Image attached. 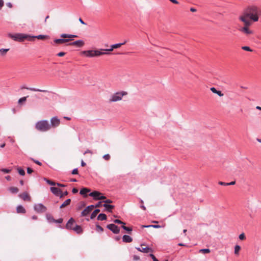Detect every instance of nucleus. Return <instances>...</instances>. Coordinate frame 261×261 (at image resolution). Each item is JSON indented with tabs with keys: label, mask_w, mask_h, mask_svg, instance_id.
I'll return each instance as SVG.
<instances>
[{
	"label": "nucleus",
	"mask_w": 261,
	"mask_h": 261,
	"mask_svg": "<svg viewBox=\"0 0 261 261\" xmlns=\"http://www.w3.org/2000/svg\"><path fill=\"white\" fill-rule=\"evenodd\" d=\"M71 40V39H64V38H60V39H55L54 41L55 43L57 44H63L65 42H68Z\"/></svg>",
	"instance_id": "obj_17"
},
{
	"label": "nucleus",
	"mask_w": 261,
	"mask_h": 261,
	"mask_svg": "<svg viewBox=\"0 0 261 261\" xmlns=\"http://www.w3.org/2000/svg\"><path fill=\"white\" fill-rule=\"evenodd\" d=\"M100 212V210L98 208L95 209L91 214L90 218L91 219H93L95 218L97 215V214Z\"/></svg>",
	"instance_id": "obj_28"
},
{
	"label": "nucleus",
	"mask_w": 261,
	"mask_h": 261,
	"mask_svg": "<svg viewBox=\"0 0 261 261\" xmlns=\"http://www.w3.org/2000/svg\"><path fill=\"white\" fill-rule=\"evenodd\" d=\"M82 54L87 57H94L99 56L103 55H109L110 53L108 52L102 51L101 50H89L82 51Z\"/></svg>",
	"instance_id": "obj_4"
},
{
	"label": "nucleus",
	"mask_w": 261,
	"mask_h": 261,
	"mask_svg": "<svg viewBox=\"0 0 261 261\" xmlns=\"http://www.w3.org/2000/svg\"><path fill=\"white\" fill-rule=\"evenodd\" d=\"M71 173L72 174H78V169H77V168H74V169H73V170L72 171Z\"/></svg>",
	"instance_id": "obj_49"
},
{
	"label": "nucleus",
	"mask_w": 261,
	"mask_h": 261,
	"mask_svg": "<svg viewBox=\"0 0 261 261\" xmlns=\"http://www.w3.org/2000/svg\"><path fill=\"white\" fill-rule=\"evenodd\" d=\"M101 195V193L98 191H95L90 193L89 196L93 198L94 200H99V196Z\"/></svg>",
	"instance_id": "obj_13"
},
{
	"label": "nucleus",
	"mask_w": 261,
	"mask_h": 261,
	"mask_svg": "<svg viewBox=\"0 0 261 261\" xmlns=\"http://www.w3.org/2000/svg\"><path fill=\"white\" fill-rule=\"evenodd\" d=\"M218 184L220 185L226 186L234 185L236 184V182H235V181H232L230 182H223V181H219L218 182Z\"/></svg>",
	"instance_id": "obj_29"
},
{
	"label": "nucleus",
	"mask_w": 261,
	"mask_h": 261,
	"mask_svg": "<svg viewBox=\"0 0 261 261\" xmlns=\"http://www.w3.org/2000/svg\"><path fill=\"white\" fill-rule=\"evenodd\" d=\"M170 2H171L172 3H173V4H178V2L176 0H169Z\"/></svg>",
	"instance_id": "obj_64"
},
{
	"label": "nucleus",
	"mask_w": 261,
	"mask_h": 261,
	"mask_svg": "<svg viewBox=\"0 0 261 261\" xmlns=\"http://www.w3.org/2000/svg\"><path fill=\"white\" fill-rule=\"evenodd\" d=\"M240 31L246 35L252 34V31L248 29V27H244L240 29Z\"/></svg>",
	"instance_id": "obj_20"
},
{
	"label": "nucleus",
	"mask_w": 261,
	"mask_h": 261,
	"mask_svg": "<svg viewBox=\"0 0 261 261\" xmlns=\"http://www.w3.org/2000/svg\"><path fill=\"white\" fill-rule=\"evenodd\" d=\"M44 180L49 185H51V186H55L56 185V182H54V181H53L50 180H49L46 178H44Z\"/></svg>",
	"instance_id": "obj_34"
},
{
	"label": "nucleus",
	"mask_w": 261,
	"mask_h": 261,
	"mask_svg": "<svg viewBox=\"0 0 261 261\" xmlns=\"http://www.w3.org/2000/svg\"><path fill=\"white\" fill-rule=\"evenodd\" d=\"M79 20L82 24L86 25V23L82 20L81 18H80Z\"/></svg>",
	"instance_id": "obj_62"
},
{
	"label": "nucleus",
	"mask_w": 261,
	"mask_h": 261,
	"mask_svg": "<svg viewBox=\"0 0 261 261\" xmlns=\"http://www.w3.org/2000/svg\"><path fill=\"white\" fill-rule=\"evenodd\" d=\"M75 37H77V36L75 35L69 34V39Z\"/></svg>",
	"instance_id": "obj_60"
},
{
	"label": "nucleus",
	"mask_w": 261,
	"mask_h": 261,
	"mask_svg": "<svg viewBox=\"0 0 261 261\" xmlns=\"http://www.w3.org/2000/svg\"><path fill=\"white\" fill-rule=\"evenodd\" d=\"M103 202H105V203L108 204V203H112V201L110 199H107L105 201H103Z\"/></svg>",
	"instance_id": "obj_56"
},
{
	"label": "nucleus",
	"mask_w": 261,
	"mask_h": 261,
	"mask_svg": "<svg viewBox=\"0 0 261 261\" xmlns=\"http://www.w3.org/2000/svg\"><path fill=\"white\" fill-rule=\"evenodd\" d=\"M107 228L112 231L115 234H118L120 232L119 228L114 224H110L107 226Z\"/></svg>",
	"instance_id": "obj_8"
},
{
	"label": "nucleus",
	"mask_w": 261,
	"mask_h": 261,
	"mask_svg": "<svg viewBox=\"0 0 261 261\" xmlns=\"http://www.w3.org/2000/svg\"><path fill=\"white\" fill-rule=\"evenodd\" d=\"M16 211L18 213H22L24 214L25 213V208L22 205H18L16 208Z\"/></svg>",
	"instance_id": "obj_26"
},
{
	"label": "nucleus",
	"mask_w": 261,
	"mask_h": 261,
	"mask_svg": "<svg viewBox=\"0 0 261 261\" xmlns=\"http://www.w3.org/2000/svg\"><path fill=\"white\" fill-rule=\"evenodd\" d=\"M9 50V48H1L0 49V54L2 56H4Z\"/></svg>",
	"instance_id": "obj_33"
},
{
	"label": "nucleus",
	"mask_w": 261,
	"mask_h": 261,
	"mask_svg": "<svg viewBox=\"0 0 261 261\" xmlns=\"http://www.w3.org/2000/svg\"><path fill=\"white\" fill-rule=\"evenodd\" d=\"M94 208V205H90L87 206L81 213V216H87L89 213Z\"/></svg>",
	"instance_id": "obj_10"
},
{
	"label": "nucleus",
	"mask_w": 261,
	"mask_h": 261,
	"mask_svg": "<svg viewBox=\"0 0 261 261\" xmlns=\"http://www.w3.org/2000/svg\"><path fill=\"white\" fill-rule=\"evenodd\" d=\"M260 14L258 9L255 6H251L247 8L244 13L245 17H249L254 21H257L258 20V15Z\"/></svg>",
	"instance_id": "obj_1"
},
{
	"label": "nucleus",
	"mask_w": 261,
	"mask_h": 261,
	"mask_svg": "<svg viewBox=\"0 0 261 261\" xmlns=\"http://www.w3.org/2000/svg\"><path fill=\"white\" fill-rule=\"evenodd\" d=\"M84 44L85 43H84V42L83 40H76L74 42H72L69 43V44L70 45L76 46L77 47H81L83 46H84Z\"/></svg>",
	"instance_id": "obj_12"
},
{
	"label": "nucleus",
	"mask_w": 261,
	"mask_h": 261,
	"mask_svg": "<svg viewBox=\"0 0 261 261\" xmlns=\"http://www.w3.org/2000/svg\"><path fill=\"white\" fill-rule=\"evenodd\" d=\"M49 37L47 35H39L37 36H31L30 35L29 37V41H33L34 38H37L38 39H44L48 38Z\"/></svg>",
	"instance_id": "obj_11"
},
{
	"label": "nucleus",
	"mask_w": 261,
	"mask_h": 261,
	"mask_svg": "<svg viewBox=\"0 0 261 261\" xmlns=\"http://www.w3.org/2000/svg\"><path fill=\"white\" fill-rule=\"evenodd\" d=\"M65 54L66 53L65 52H60L57 54V56L58 57H63L65 55Z\"/></svg>",
	"instance_id": "obj_53"
},
{
	"label": "nucleus",
	"mask_w": 261,
	"mask_h": 261,
	"mask_svg": "<svg viewBox=\"0 0 261 261\" xmlns=\"http://www.w3.org/2000/svg\"><path fill=\"white\" fill-rule=\"evenodd\" d=\"M8 36L15 41L21 42L23 41L24 39H28L29 41L30 35H27L25 34L16 33L13 34L9 33L8 34Z\"/></svg>",
	"instance_id": "obj_3"
},
{
	"label": "nucleus",
	"mask_w": 261,
	"mask_h": 261,
	"mask_svg": "<svg viewBox=\"0 0 261 261\" xmlns=\"http://www.w3.org/2000/svg\"><path fill=\"white\" fill-rule=\"evenodd\" d=\"M60 37L64 39H66V38H68V39H69V34H64V33L61 34L60 35Z\"/></svg>",
	"instance_id": "obj_45"
},
{
	"label": "nucleus",
	"mask_w": 261,
	"mask_h": 261,
	"mask_svg": "<svg viewBox=\"0 0 261 261\" xmlns=\"http://www.w3.org/2000/svg\"><path fill=\"white\" fill-rule=\"evenodd\" d=\"M71 202V199H67L60 206V208H63L64 207L70 204Z\"/></svg>",
	"instance_id": "obj_30"
},
{
	"label": "nucleus",
	"mask_w": 261,
	"mask_h": 261,
	"mask_svg": "<svg viewBox=\"0 0 261 261\" xmlns=\"http://www.w3.org/2000/svg\"><path fill=\"white\" fill-rule=\"evenodd\" d=\"M210 89L213 93L217 94L220 97H222L224 95V94L221 91L217 90L215 87H212Z\"/></svg>",
	"instance_id": "obj_24"
},
{
	"label": "nucleus",
	"mask_w": 261,
	"mask_h": 261,
	"mask_svg": "<svg viewBox=\"0 0 261 261\" xmlns=\"http://www.w3.org/2000/svg\"><path fill=\"white\" fill-rule=\"evenodd\" d=\"M9 190L12 194L17 193L19 191L18 189L16 187H10Z\"/></svg>",
	"instance_id": "obj_32"
},
{
	"label": "nucleus",
	"mask_w": 261,
	"mask_h": 261,
	"mask_svg": "<svg viewBox=\"0 0 261 261\" xmlns=\"http://www.w3.org/2000/svg\"><path fill=\"white\" fill-rule=\"evenodd\" d=\"M56 185L58 186V187H65L66 186L65 185H63V184H60L59 182H56Z\"/></svg>",
	"instance_id": "obj_55"
},
{
	"label": "nucleus",
	"mask_w": 261,
	"mask_h": 261,
	"mask_svg": "<svg viewBox=\"0 0 261 261\" xmlns=\"http://www.w3.org/2000/svg\"><path fill=\"white\" fill-rule=\"evenodd\" d=\"M31 160H32L34 163H35L36 164H37L38 165L41 166L42 165V163L38 160H36L33 158H31Z\"/></svg>",
	"instance_id": "obj_48"
},
{
	"label": "nucleus",
	"mask_w": 261,
	"mask_h": 261,
	"mask_svg": "<svg viewBox=\"0 0 261 261\" xmlns=\"http://www.w3.org/2000/svg\"><path fill=\"white\" fill-rule=\"evenodd\" d=\"M6 5L7 7H8L10 8H12V4L10 2H8L6 3Z\"/></svg>",
	"instance_id": "obj_61"
},
{
	"label": "nucleus",
	"mask_w": 261,
	"mask_h": 261,
	"mask_svg": "<svg viewBox=\"0 0 261 261\" xmlns=\"http://www.w3.org/2000/svg\"><path fill=\"white\" fill-rule=\"evenodd\" d=\"M71 230H74L77 234H81L83 232V229L82 227L78 225H75V226L73 227Z\"/></svg>",
	"instance_id": "obj_21"
},
{
	"label": "nucleus",
	"mask_w": 261,
	"mask_h": 261,
	"mask_svg": "<svg viewBox=\"0 0 261 261\" xmlns=\"http://www.w3.org/2000/svg\"><path fill=\"white\" fill-rule=\"evenodd\" d=\"M143 227H153V228H161V226H160L159 225H147V226H143Z\"/></svg>",
	"instance_id": "obj_40"
},
{
	"label": "nucleus",
	"mask_w": 261,
	"mask_h": 261,
	"mask_svg": "<svg viewBox=\"0 0 261 261\" xmlns=\"http://www.w3.org/2000/svg\"><path fill=\"white\" fill-rule=\"evenodd\" d=\"M19 196L23 200H30V198L27 192H23L22 194H20Z\"/></svg>",
	"instance_id": "obj_25"
},
{
	"label": "nucleus",
	"mask_w": 261,
	"mask_h": 261,
	"mask_svg": "<svg viewBox=\"0 0 261 261\" xmlns=\"http://www.w3.org/2000/svg\"><path fill=\"white\" fill-rule=\"evenodd\" d=\"M18 172L20 175L23 176L25 174L24 170L21 168H18Z\"/></svg>",
	"instance_id": "obj_41"
},
{
	"label": "nucleus",
	"mask_w": 261,
	"mask_h": 261,
	"mask_svg": "<svg viewBox=\"0 0 261 261\" xmlns=\"http://www.w3.org/2000/svg\"><path fill=\"white\" fill-rule=\"evenodd\" d=\"M103 159L106 161H108L110 159V155L109 154H105L103 156Z\"/></svg>",
	"instance_id": "obj_46"
},
{
	"label": "nucleus",
	"mask_w": 261,
	"mask_h": 261,
	"mask_svg": "<svg viewBox=\"0 0 261 261\" xmlns=\"http://www.w3.org/2000/svg\"><path fill=\"white\" fill-rule=\"evenodd\" d=\"M239 238L241 240H244L245 238V234L243 233H242L239 235Z\"/></svg>",
	"instance_id": "obj_50"
},
{
	"label": "nucleus",
	"mask_w": 261,
	"mask_h": 261,
	"mask_svg": "<svg viewBox=\"0 0 261 261\" xmlns=\"http://www.w3.org/2000/svg\"><path fill=\"white\" fill-rule=\"evenodd\" d=\"M113 222L115 223H117V224H122L123 225H125V223L122 221H121V220H119V219H115Z\"/></svg>",
	"instance_id": "obj_42"
},
{
	"label": "nucleus",
	"mask_w": 261,
	"mask_h": 261,
	"mask_svg": "<svg viewBox=\"0 0 261 261\" xmlns=\"http://www.w3.org/2000/svg\"><path fill=\"white\" fill-rule=\"evenodd\" d=\"M106 219H107V216L106 214H103V213H101V214H99L97 217L98 220L103 221V220H106Z\"/></svg>",
	"instance_id": "obj_31"
},
{
	"label": "nucleus",
	"mask_w": 261,
	"mask_h": 261,
	"mask_svg": "<svg viewBox=\"0 0 261 261\" xmlns=\"http://www.w3.org/2000/svg\"><path fill=\"white\" fill-rule=\"evenodd\" d=\"M26 99H27V97H21L20 98L19 100H18V103L20 104L22 102H24L26 101Z\"/></svg>",
	"instance_id": "obj_44"
},
{
	"label": "nucleus",
	"mask_w": 261,
	"mask_h": 261,
	"mask_svg": "<svg viewBox=\"0 0 261 261\" xmlns=\"http://www.w3.org/2000/svg\"><path fill=\"white\" fill-rule=\"evenodd\" d=\"M90 189L86 188H82L80 192V193L82 195H84L85 196H87L86 193L90 192Z\"/></svg>",
	"instance_id": "obj_27"
},
{
	"label": "nucleus",
	"mask_w": 261,
	"mask_h": 261,
	"mask_svg": "<svg viewBox=\"0 0 261 261\" xmlns=\"http://www.w3.org/2000/svg\"><path fill=\"white\" fill-rule=\"evenodd\" d=\"M199 252L202 253H208L210 252V250L208 248L201 249L199 250Z\"/></svg>",
	"instance_id": "obj_37"
},
{
	"label": "nucleus",
	"mask_w": 261,
	"mask_h": 261,
	"mask_svg": "<svg viewBox=\"0 0 261 261\" xmlns=\"http://www.w3.org/2000/svg\"><path fill=\"white\" fill-rule=\"evenodd\" d=\"M127 94V92L125 91H121V92H116L111 96V98H110V101L111 102H116L119 101L122 99V97L124 95H125Z\"/></svg>",
	"instance_id": "obj_5"
},
{
	"label": "nucleus",
	"mask_w": 261,
	"mask_h": 261,
	"mask_svg": "<svg viewBox=\"0 0 261 261\" xmlns=\"http://www.w3.org/2000/svg\"><path fill=\"white\" fill-rule=\"evenodd\" d=\"M51 220H52L53 222L59 223V224L62 223L63 222L62 218H60L57 220H56V219H54L53 218H51Z\"/></svg>",
	"instance_id": "obj_36"
},
{
	"label": "nucleus",
	"mask_w": 261,
	"mask_h": 261,
	"mask_svg": "<svg viewBox=\"0 0 261 261\" xmlns=\"http://www.w3.org/2000/svg\"><path fill=\"white\" fill-rule=\"evenodd\" d=\"M60 124V120L57 116L52 117L50 119V128H56L58 127Z\"/></svg>",
	"instance_id": "obj_7"
},
{
	"label": "nucleus",
	"mask_w": 261,
	"mask_h": 261,
	"mask_svg": "<svg viewBox=\"0 0 261 261\" xmlns=\"http://www.w3.org/2000/svg\"><path fill=\"white\" fill-rule=\"evenodd\" d=\"M248 17H246L244 15L240 17V20L243 21L245 24V27H248L251 24V22L247 19Z\"/></svg>",
	"instance_id": "obj_15"
},
{
	"label": "nucleus",
	"mask_w": 261,
	"mask_h": 261,
	"mask_svg": "<svg viewBox=\"0 0 261 261\" xmlns=\"http://www.w3.org/2000/svg\"><path fill=\"white\" fill-rule=\"evenodd\" d=\"M35 128L40 132H45L50 129V125L47 120H42L36 123Z\"/></svg>",
	"instance_id": "obj_2"
},
{
	"label": "nucleus",
	"mask_w": 261,
	"mask_h": 261,
	"mask_svg": "<svg viewBox=\"0 0 261 261\" xmlns=\"http://www.w3.org/2000/svg\"><path fill=\"white\" fill-rule=\"evenodd\" d=\"M68 192L67 191H65L64 192H63H63H62V191L61 190V192H60V194H59V196L60 197V198H63L64 196H66V195H68Z\"/></svg>",
	"instance_id": "obj_38"
},
{
	"label": "nucleus",
	"mask_w": 261,
	"mask_h": 261,
	"mask_svg": "<svg viewBox=\"0 0 261 261\" xmlns=\"http://www.w3.org/2000/svg\"><path fill=\"white\" fill-rule=\"evenodd\" d=\"M50 190L54 195L57 196H59L60 192H61V189L54 187H50Z\"/></svg>",
	"instance_id": "obj_19"
},
{
	"label": "nucleus",
	"mask_w": 261,
	"mask_h": 261,
	"mask_svg": "<svg viewBox=\"0 0 261 261\" xmlns=\"http://www.w3.org/2000/svg\"><path fill=\"white\" fill-rule=\"evenodd\" d=\"M33 172V170L32 168H30V167H28V168H27V173H28V174H31V173H32Z\"/></svg>",
	"instance_id": "obj_51"
},
{
	"label": "nucleus",
	"mask_w": 261,
	"mask_h": 261,
	"mask_svg": "<svg viewBox=\"0 0 261 261\" xmlns=\"http://www.w3.org/2000/svg\"><path fill=\"white\" fill-rule=\"evenodd\" d=\"M4 4V1L3 0H0V10L3 7Z\"/></svg>",
	"instance_id": "obj_58"
},
{
	"label": "nucleus",
	"mask_w": 261,
	"mask_h": 261,
	"mask_svg": "<svg viewBox=\"0 0 261 261\" xmlns=\"http://www.w3.org/2000/svg\"><path fill=\"white\" fill-rule=\"evenodd\" d=\"M133 259L134 260H139L140 259V257L138 255H135L133 256Z\"/></svg>",
	"instance_id": "obj_57"
},
{
	"label": "nucleus",
	"mask_w": 261,
	"mask_h": 261,
	"mask_svg": "<svg viewBox=\"0 0 261 261\" xmlns=\"http://www.w3.org/2000/svg\"><path fill=\"white\" fill-rule=\"evenodd\" d=\"M72 192L73 194L77 193L78 192V190L77 189H76V188H73L72 190Z\"/></svg>",
	"instance_id": "obj_59"
},
{
	"label": "nucleus",
	"mask_w": 261,
	"mask_h": 261,
	"mask_svg": "<svg viewBox=\"0 0 261 261\" xmlns=\"http://www.w3.org/2000/svg\"><path fill=\"white\" fill-rule=\"evenodd\" d=\"M96 229L97 231L99 230L101 232L103 231V228L101 226H100V225H99L98 224H97L96 225Z\"/></svg>",
	"instance_id": "obj_47"
},
{
	"label": "nucleus",
	"mask_w": 261,
	"mask_h": 261,
	"mask_svg": "<svg viewBox=\"0 0 261 261\" xmlns=\"http://www.w3.org/2000/svg\"><path fill=\"white\" fill-rule=\"evenodd\" d=\"M74 222H75L74 220L72 218H71L68 220V221L67 222V223L66 224V229H72V228L73 227H72V226L74 224Z\"/></svg>",
	"instance_id": "obj_16"
},
{
	"label": "nucleus",
	"mask_w": 261,
	"mask_h": 261,
	"mask_svg": "<svg viewBox=\"0 0 261 261\" xmlns=\"http://www.w3.org/2000/svg\"><path fill=\"white\" fill-rule=\"evenodd\" d=\"M133 241V239L128 235H124L122 237V241L125 243H130Z\"/></svg>",
	"instance_id": "obj_23"
},
{
	"label": "nucleus",
	"mask_w": 261,
	"mask_h": 261,
	"mask_svg": "<svg viewBox=\"0 0 261 261\" xmlns=\"http://www.w3.org/2000/svg\"><path fill=\"white\" fill-rule=\"evenodd\" d=\"M126 42V41H124V42H122V43L114 44L112 45L111 46V48H108V49H101V50H102V51H106L105 52L109 53L110 51H113L114 48H119L121 45L125 44Z\"/></svg>",
	"instance_id": "obj_9"
},
{
	"label": "nucleus",
	"mask_w": 261,
	"mask_h": 261,
	"mask_svg": "<svg viewBox=\"0 0 261 261\" xmlns=\"http://www.w3.org/2000/svg\"><path fill=\"white\" fill-rule=\"evenodd\" d=\"M136 248L139 251H140V252H142L143 253H148L149 251H151V252L152 251V250L148 247H146L142 248H141L140 247H136Z\"/></svg>",
	"instance_id": "obj_18"
},
{
	"label": "nucleus",
	"mask_w": 261,
	"mask_h": 261,
	"mask_svg": "<svg viewBox=\"0 0 261 261\" xmlns=\"http://www.w3.org/2000/svg\"><path fill=\"white\" fill-rule=\"evenodd\" d=\"M21 89H26L31 90L32 91H34V92H48L46 90H42V89H37V88H32V87H26L25 86H22L21 87Z\"/></svg>",
	"instance_id": "obj_14"
},
{
	"label": "nucleus",
	"mask_w": 261,
	"mask_h": 261,
	"mask_svg": "<svg viewBox=\"0 0 261 261\" xmlns=\"http://www.w3.org/2000/svg\"><path fill=\"white\" fill-rule=\"evenodd\" d=\"M103 206L105 208L106 210L109 212H112V210L114 208V205L108 204L107 203H104Z\"/></svg>",
	"instance_id": "obj_22"
},
{
	"label": "nucleus",
	"mask_w": 261,
	"mask_h": 261,
	"mask_svg": "<svg viewBox=\"0 0 261 261\" xmlns=\"http://www.w3.org/2000/svg\"><path fill=\"white\" fill-rule=\"evenodd\" d=\"M101 201L98 202L96 204L94 205V208L100 207L101 205Z\"/></svg>",
	"instance_id": "obj_52"
},
{
	"label": "nucleus",
	"mask_w": 261,
	"mask_h": 261,
	"mask_svg": "<svg viewBox=\"0 0 261 261\" xmlns=\"http://www.w3.org/2000/svg\"><path fill=\"white\" fill-rule=\"evenodd\" d=\"M242 48L243 50H246V51H252V50L249 46H243L242 47Z\"/></svg>",
	"instance_id": "obj_43"
},
{
	"label": "nucleus",
	"mask_w": 261,
	"mask_h": 261,
	"mask_svg": "<svg viewBox=\"0 0 261 261\" xmlns=\"http://www.w3.org/2000/svg\"><path fill=\"white\" fill-rule=\"evenodd\" d=\"M34 208L35 211L39 213L45 212L46 210V207L42 203L35 204Z\"/></svg>",
	"instance_id": "obj_6"
},
{
	"label": "nucleus",
	"mask_w": 261,
	"mask_h": 261,
	"mask_svg": "<svg viewBox=\"0 0 261 261\" xmlns=\"http://www.w3.org/2000/svg\"><path fill=\"white\" fill-rule=\"evenodd\" d=\"M106 199V196L102 195V194L100 195L99 196V200L105 199Z\"/></svg>",
	"instance_id": "obj_63"
},
{
	"label": "nucleus",
	"mask_w": 261,
	"mask_h": 261,
	"mask_svg": "<svg viewBox=\"0 0 261 261\" xmlns=\"http://www.w3.org/2000/svg\"><path fill=\"white\" fill-rule=\"evenodd\" d=\"M240 249H241V247L238 245H236L234 247V254H238L240 250Z\"/></svg>",
	"instance_id": "obj_35"
},
{
	"label": "nucleus",
	"mask_w": 261,
	"mask_h": 261,
	"mask_svg": "<svg viewBox=\"0 0 261 261\" xmlns=\"http://www.w3.org/2000/svg\"><path fill=\"white\" fill-rule=\"evenodd\" d=\"M2 171L3 172H5V173H9L10 172V170L8 169H3L2 170Z\"/></svg>",
	"instance_id": "obj_54"
},
{
	"label": "nucleus",
	"mask_w": 261,
	"mask_h": 261,
	"mask_svg": "<svg viewBox=\"0 0 261 261\" xmlns=\"http://www.w3.org/2000/svg\"><path fill=\"white\" fill-rule=\"evenodd\" d=\"M122 228L128 232H130L132 231V228L131 227H126L124 225L122 226Z\"/></svg>",
	"instance_id": "obj_39"
}]
</instances>
